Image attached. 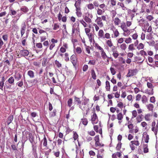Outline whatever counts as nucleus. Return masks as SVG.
I'll return each mask as SVG.
<instances>
[{"instance_id":"a18cd8bd","label":"nucleus","mask_w":158,"mask_h":158,"mask_svg":"<svg viewBox=\"0 0 158 158\" xmlns=\"http://www.w3.org/2000/svg\"><path fill=\"white\" fill-rule=\"evenodd\" d=\"M143 152L144 153H147L148 152V148L147 144H143Z\"/></svg>"},{"instance_id":"c9c22d12","label":"nucleus","mask_w":158,"mask_h":158,"mask_svg":"<svg viewBox=\"0 0 158 158\" xmlns=\"http://www.w3.org/2000/svg\"><path fill=\"white\" fill-rule=\"evenodd\" d=\"M81 0H78L74 4L76 9L81 8Z\"/></svg>"},{"instance_id":"0e129e2a","label":"nucleus","mask_w":158,"mask_h":158,"mask_svg":"<svg viewBox=\"0 0 158 158\" xmlns=\"http://www.w3.org/2000/svg\"><path fill=\"white\" fill-rule=\"evenodd\" d=\"M81 119L82 124L85 126L88 123V121L87 119L85 118Z\"/></svg>"},{"instance_id":"b1692460","label":"nucleus","mask_w":158,"mask_h":158,"mask_svg":"<svg viewBox=\"0 0 158 158\" xmlns=\"http://www.w3.org/2000/svg\"><path fill=\"white\" fill-rule=\"evenodd\" d=\"M26 26L25 23H23L22 24L21 30V36H23L25 32Z\"/></svg>"},{"instance_id":"dca6fc26","label":"nucleus","mask_w":158,"mask_h":158,"mask_svg":"<svg viewBox=\"0 0 158 158\" xmlns=\"http://www.w3.org/2000/svg\"><path fill=\"white\" fill-rule=\"evenodd\" d=\"M112 55L114 59H117L119 55L118 51L114 48H112Z\"/></svg>"},{"instance_id":"72a5a7b5","label":"nucleus","mask_w":158,"mask_h":158,"mask_svg":"<svg viewBox=\"0 0 158 158\" xmlns=\"http://www.w3.org/2000/svg\"><path fill=\"white\" fill-rule=\"evenodd\" d=\"M146 107L149 111L152 112L154 109V106L153 104L149 103L147 105Z\"/></svg>"},{"instance_id":"37998d69","label":"nucleus","mask_w":158,"mask_h":158,"mask_svg":"<svg viewBox=\"0 0 158 158\" xmlns=\"http://www.w3.org/2000/svg\"><path fill=\"white\" fill-rule=\"evenodd\" d=\"M105 88L106 91H110V82L108 81L106 82Z\"/></svg>"},{"instance_id":"6ab92c4d","label":"nucleus","mask_w":158,"mask_h":158,"mask_svg":"<svg viewBox=\"0 0 158 158\" xmlns=\"http://www.w3.org/2000/svg\"><path fill=\"white\" fill-rule=\"evenodd\" d=\"M29 54V52L27 50L23 49L20 51L19 54L22 56H27Z\"/></svg>"},{"instance_id":"4be33fe9","label":"nucleus","mask_w":158,"mask_h":158,"mask_svg":"<svg viewBox=\"0 0 158 158\" xmlns=\"http://www.w3.org/2000/svg\"><path fill=\"white\" fill-rule=\"evenodd\" d=\"M114 23L115 26H118L120 24H121V20L118 17H115L113 19Z\"/></svg>"},{"instance_id":"bb28decb","label":"nucleus","mask_w":158,"mask_h":158,"mask_svg":"<svg viewBox=\"0 0 158 158\" xmlns=\"http://www.w3.org/2000/svg\"><path fill=\"white\" fill-rule=\"evenodd\" d=\"M144 56H136L135 57V60L139 62H142L144 60Z\"/></svg>"},{"instance_id":"9d476101","label":"nucleus","mask_w":158,"mask_h":158,"mask_svg":"<svg viewBox=\"0 0 158 158\" xmlns=\"http://www.w3.org/2000/svg\"><path fill=\"white\" fill-rule=\"evenodd\" d=\"M105 44L107 47H109L111 49L114 48L115 47L114 46L112 40L111 39L109 40H106Z\"/></svg>"},{"instance_id":"79ce46f5","label":"nucleus","mask_w":158,"mask_h":158,"mask_svg":"<svg viewBox=\"0 0 158 158\" xmlns=\"http://www.w3.org/2000/svg\"><path fill=\"white\" fill-rule=\"evenodd\" d=\"M104 37L102 39H105L106 40H109L111 39L110 35V33H106L104 35Z\"/></svg>"},{"instance_id":"4468645a","label":"nucleus","mask_w":158,"mask_h":158,"mask_svg":"<svg viewBox=\"0 0 158 158\" xmlns=\"http://www.w3.org/2000/svg\"><path fill=\"white\" fill-rule=\"evenodd\" d=\"M147 87L151 89V91L150 92H146V93L148 95H152L153 94V86L152 84L150 82H147Z\"/></svg>"},{"instance_id":"864d4df0","label":"nucleus","mask_w":158,"mask_h":158,"mask_svg":"<svg viewBox=\"0 0 158 158\" xmlns=\"http://www.w3.org/2000/svg\"><path fill=\"white\" fill-rule=\"evenodd\" d=\"M124 42L125 44H128L132 43V39L130 37L125 39Z\"/></svg>"},{"instance_id":"f3484780","label":"nucleus","mask_w":158,"mask_h":158,"mask_svg":"<svg viewBox=\"0 0 158 158\" xmlns=\"http://www.w3.org/2000/svg\"><path fill=\"white\" fill-rule=\"evenodd\" d=\"M152 131L154 132L155 135L157 134L158 132V129L156 126V122L153 121L152 123Z\"/></svg>"},{"instance_id":"603ef678","label":"nucleus","mask_w":158,"mask_h":158,"mask_svg":"<svg viewBox=\"0 0 158 158\" xmlns=\"http://www.w3.org/2000/svg\"><path fill=\"white\" fill-rule=\"evenodd\" d=\"M20 10L24 13H26L28 11L29 9L27 7L24 6L21 8Z\"/></svg>"},{"instance_id":"7c9ffc66","label":"nucleus","mask_w":158,"mask_h":158,"mask_svg":"<svg viewBox=\"0 0 158 158\" xmlns=\"http://www.w3.org/2000/svg\"><path fill=\"white\" fill-rule=\"evenodd\" d=\"M14 116L12 115H10L7 118L6 122L8 125L11 123L13 120Z\"/></svg>"},{"instance_id":"c756f323","label":"nucleus","mask_w":158,"mask_h":158,"mask_svg":"<svg viewBox=\"0 0 158 158\" xmlns=\"http://www.w3.org/2000/svg\"><path fill=\"white\" fill-rule=\"evenodd\" d=\"M76 14L78 17H81L82 15L81 8L76 9Z\"/></svg>"},{"instance_id":"f03ea898","label":"nucleus","mask_w":158,"mask_h":158,"mask_svg":"<svg viewBox=\"0 0 158 158\" xmlns=\"http://www.w3.org/2000/svg\"><path fill=\"white\" fill-rule=\"evenodd\" d=\"M39 33L40 34V38L41 42L46 40L48 37V34L47 32L43 29H39Z\"/></svg>"},{"instance_id":"9b49d317","label":"nucleus","mask_w":158,"mask_h":158,"mask_svg":"<svg viewBox=\"0 0 158 158\" xmlns=\"http://www.w3.org/2000/svg\"><path fill=\"white\" fill-rule=\"evenodd\" d=\"M133 52H129L127 54V59L126 60V63L127 64H130L131 62V58L133 56Z\"/></svg>"},{"instance_id":"cd10ccee","label":"nucleus","mask_w":158,"mask_h":158,"mask_svg":"<svg viewBox=\"0 0 158 158\" xmlns=\"http://www.w3.org/2000/svg\"><path fill=\"white\" fill-rule=\"evenodd\" d=\"M104 35V32L103 30H100L98 32V38L102 39Z\"/></svg>"},{"instance_id":"2f4dec72","label":"nucleus","mask_w":158,"mask_h":158,"mask_svg":"<svg viewBox=\"0 0 158 158\" xmlns=\"http://www.w3.org/2000/svg\"><path fill=\"white\" fill-rule=\"evenodd\" d=\"M117 5L119 6L120 8H121L122 10H127V8L125 6L123 2H118Z\"/></svg>"},{"instance_id":"e433bc0d","label":"nucleus","mask_w":158,"mask_h":158,"mask_svg":"<svg viewBox=\"0 0 158 158\" xmlns=\"http://www.w3.org/2000/svg\"><path fill=\"white\" fill-rule=\"evenodd\" d=\"M120 49L123 51H125L127 48V45L125 43H123L119 45Z\"/></svg>"},{"instance_id":"bf43d9fd","label":"nucleus","mask_w":158,"mask_h":158,"mask_svg":"<svg viewBox=\"0 0 158 158\" xmlns=\"http://www.w3.org/2000/svg\"><path fill=\"white\" fill-rule=\"evenodd\" d=\"M142 97L141 95L140 94H137L135 96V101H139Z\"/></svg>"},{"instance_id":"de8ad7c7","label":"nucleus","mask_w":158,"mask_h":158,"mask_svg":"<svg viewBox=\"0 0 158 158\" xmlns=\"http://www.w3.org/2000/svg\"><path fill=\"white\" fill-rule=\"evenodd\" d=\"M87 8L89 10H92L95 8L93 3H89L87 5Z\"/></svg>"},{"instance_id":"393cba45","label":"nucleus","mask_w":158,"mask_h":158,"mask_svg":"<svg viewBox=\"0 0 158 158\" xmlns=\"http://www.w3.org/2000/svg\"><path fill=\"white\" fill-rule=\"evenodd\" d=\"M47 149H48V150L44 152V157L42 156L41 158H48V155L52 151V149L51 148L48 149V148Z\"/></svg>"},{"instance_id":"13d9d810","label":"nucleus","mask_w":158,"mask_h":158,"mask_svg":"<svg viewBox=\"0 0 158 158\" xmlns=\"http://www.w3.org/2000/svg\"><path fill=\"white\" fill-rule=\"evenodd\" d=\"M122 143L121 142H118L116 147V149L117 150L119 151L120 150L122 147Z\"/></svg>"},{"instance_id":"69168bd1","label":"nucleus","mask_w":158,"mask_h":158,"mask_svg":"<svg viewBox=\"0 0 158 158\" xmlns=\"http://www.w3.org/2000/svg\"><path fill=\"white\" fill-rule=\"evenodd\" d=\"M96 64V60H90L88 63L89 65H94Z\"/></svg>"},{"instance_id":"f8f14e48","label":"nucleus","mask_w":158,"mask_h":158,"mask_svg":"<svg viewBox=\"0 0 158 158\" xmlns=\"http://www.w3.org/2000/svg\"><path fill=\"white\" fill-rule=\"evenodd\" d=\"M137 72V70H129L127 76V77H132L135 75Z\"/></svg>"},{"instance_id":"ddd939ff","label":"nucleus","mask_w":158,"mask_h":158,"mask_svg":"<svg viewBox=\"0 0 158 158\" xmlns=\"http://www.w3.org/2000/svg\"><path fill=\"white\" fill-rule=\"evenodd\" d=\"M70 60L73 66L76 67L77 64V61L75 55H72L70 57Z\"/></svg>"},{"instance_id":"c85d7f7f","label":"nucleus","mask_w":158,"mask_h":158,"mask_svg":"<svg viewBox=\"0 0 158 158\" xmlns=\"http://www.w3.org/2000/svg\"><path fill=\"white\" fill-rule=\"evenodd\" d=\"M86 35L88 36V38L89 39V41L90 42H92L93 40H94V35L92 33H89Z\"/></svg>"},{"instance_id":"5fc2aeb1","label":"nucleus","mask_w":158,"mask_h":158,"mask_svg":"<svg viewBox=\"0 0 158 158\" xmlns=\"http://www.w3.org/2000/svg\"><path fill=\"white\" fill-rule=\"evenodd\" d=\"M119 60L121 64H126V60H125L123 57H119Z\"/></svg>"},{"instance_id":"423d86ee","label":"nucleus","mask_w":158,"mask_h":158,"mask_svg":"<svg viewBox=\"0 0 158 158\" xmlns=\"http://www.w3.org/2000/svg\"><path fill=\"white\" fill-rule=\"evenodd\" d=\"M92 114L91 115V121L93 124H96L98 123V116L95 112V110L92 113Z\"/></svg>"},{"instance_id":"e2e57ef3","label":"nucleus","mask_w":158,"mask_h":158,"mask_svg":"<svg viewBox=\"0 0 158 158\" xmlns=\"http://www.w3.org/2000/svg\"><path fill=\"white\" fill-rule=\"evenodd\" d=\"M73 138L74 140L78 139V135L76 132L73 131Z\"/></svg>"},{"instance_id":"09e8293b","label":"nucleus","mask_w":158,"mask_h":158,"mask_svg":"<svg viewBox=\"0 0 158 158\" xmlns=\"http://www.w3.org/2000/svg\"><path fill=\"white\" fill-rule=\"evenodd\" d=\"M80 23L84 27H88V24L83 19H81L80 21Z\"/></svg>"},{"instance_id":"c03bdc74","label":"nucleus","mask_w":158,"mask_h":158,"mask_svg":"<svg viewBox=\"0 0 158 158\" xmlns=\"http://www.w3.org/2000/svg\"><path fill=\"white\" fill-rule=\"evenodd\" d=\"M99 26L98 25H97L96 23H94L92 25V28H93V31H94V28L96 31H98L99 29Z\"/></svg>"},{"instance_id":"1a4fd4ad","label":"nucleus","mask_w":158,"mask_h":158,"mask_svg":"<svg viewBox=\"0 0 158 158\" xmlns=\"http://www.w3.org/2000/svg\"><path fill=\"white\" fill-rule=\"evenodd\" d=\"M139 143L138 140H133L131 141L130 143V146L132 150H134L135 149L134 145L139 146Z\"/></svg>"},{"instance_id":"4c0bfd02","label":"nucleus","mask_w":158,"mask_h":158,"mask_svg":"<svg viewBox=\"0 0 158 158\" xmlns=\"http://www.w3.org/2000/svg\"><path fill=\"white\" fill-rule=\"evenodd\" d=\"M95 147L98 148H100L102 147H103L104 146V144L103 143H100V141L95 142Z\"/></svg>"},{"instance_id":"aec40b11","label":"nucleus","mask_w":158,"mask_h":158,"mask_svg":"<svg viewBox=\"0 0 158 158\" xmlns=\"http://www.w3.org/2000/svg\"><path fill=\"white\" fill-rule=\"evenodd\" d=\"M74 103L75 104H77L79 107L81 103V98L77 97L76 96H74Z\"/></svg>"},{"instance_id":"0eeeda50","label":"nucleus","mask_w":158,"mask_h":158,"mask_svg":"<svg viewBox=\"0 0 158 158\" xmlns=\"http://www.w3.org/2000/svg\"><path fill=\"white\" fill-rule=\"evenodd\" d=\"M102 58L104 60H106L107 62L108 63L110 59L111 58V57H108L105 52L104 50H103L100 52Z\"/></svg>"},{"instance_id":"20e7f679","label":"nucleus","mask_w":158,"mask_h":158,"mask_svg":"<svg viewBox=\"0 0 158 158\" xmlns=\"http://www.w3.org/2000/svg\"><path fill=\"white\" fill-rule=\"evenodd\" d=\"M80 32L79 27L78 26L76 27L73 25L72 27V36L73 37H75L77 36Z\"/></svg>"},{"instance_id":"a878e982","label":"nucleus","mask_w":158,"mask_h":158,"mask_svg":"<svg viewBox=\"0 0 158 158\" xmlns=\"http://www.w3.org/2000/svg\"><path fill=\"white\" fill-rule=\"evenodd\" d=\"M152 116V115L150 113H148L145 114L144 117L145 121H149L150 120Z\"/></svg>"},{"instance_id":"2eb2a0df","label":"nucleus","mask_w":158,"mask_h":158,"mask_svg":"<svg viewBox=\"0 0 158 158\" xmlns=\"http://www.w3.org/2000/svg\"><path fill=\"white\" fill-rule=\"evenodd\" d=\"M94 129L95 132L97 133H99L102 136V128H99L98 125H96L94 126Z\"/></svg>"},{"instance_id":"680f3d73","label":"nucleus","mask_w":158,"mask_h":158,"mask_svg":"<svg viewBox=\"0 0 158 158\" xmlns=\"http://www.w3.org/2000/svg\"><path fill=\"white\" fill-rule=\"evenodd\" d=\"M73 99L72 98L69 99L67 102L68 106L69 107L71 106L73 103Z\"/></svg>"},{"instance_id":"6e6d98bb","label":"nucleus","mask_w":158,"mask_h":158,"mask_svg":"<svg viewBox=\"0 0 158 158\" xmlns=\"http://www.w3.org/2000/svg\"><path fill=\"white\" fill-rule=\"evenodd\" d=\"M132 117V118L136 117L137 115V113L136 110H134L131 112Z\"/></svg>"},{"instance_id":"ea45409f","label":"nucleus","mask_w":158,"mask_h":158,"mask_svg":"<svg viewBox=\"0 0 158 158\" xmlns=\"http://www.w3.org/2000/svg\"><path fill=\"white\" fill-rule=\"evenodd\" d=\"M141 100L142 103L143 104L146 103L148 102V101L147 98L145 95H143L142 96Z\"/></svg>"},{"instance_id":"a211bd4d","label":"nucleus","mask_w":158,"mask_h":158,"mask_svg":"<svg viewBox=\"0 0 158 158\" xmlns=\"http://www.w3.org/2000/svg\"><path fill=\"white\" fill-rule=\"evenodd\" d=\"M10 56L11 57L10 58V59H10L9 60L8 59L6 60L4 62L5 64H6V65L4 67V69H6V68H8V66L10 65V62L13 59V56Z\"/></svg>"},{"instance_id":"4d7b16f0","label":"nucleus","mask_w":158,"mask_h":158,"mask_svg":"<svg viewBox=\"0 0 158 158\" xmlns=\"http://www.w3.org/2000/svg\"><path fill=\"white\" fill-rule=\"evenodd\" d=\"M41 141H43V145L44 146L47 147V141L45 135H44V137L43 139Z\"/></svg>"},{"instance_id":"39448f33","label":"nucleus","mask_w":158,"mask_h":158,"mask_svg":"<svg viewBox=\"0 0 158 158\" xmlns=\"http://www.w3.org/2000/svg\"><path fill=\"white\" fill-rule=\"evenodd\" d=\"M93 4L95 9L100 7L101 9H103L106 7V6L104 3L100 4L98 1V0H95L93 2Z\"/></svg>"},{"instance_id":"6e6552de","label":"nucleus","mask_w":158,"mask_h":158,"mask_svg":"<svg viewBox=\"0 0 158 158\" xmlns=\"http://www.w3.org/2000/svg\"><path fill=\"white\" fill-rule=\"evenodd\" d=\"M116 118L118 120V123L119 125L122 124L123 119V114L121 112H119L116 114Z\"/></svg>"},{"instance_id":"473e14b6","label":"nucleus","mask_w":158,"mask_h":158,"mask_svg":"<svg viewBox=\"0 0 158 158\" xmlns=\"http://www.w3.org/2000/svg\"><path fill=\"white\" fill-rule=\"evenodd\" d=\"M94 46L95 49L98 50L100 52L104 50L103 48L100 46L98 43H95Z\"/></svg>"},{"instance_id":"774afa93","label":"nucleus","mask_w":158,"mask_h":158,"mask_svg":"<svg viewBox=\"0 0 158 158\" xmlns=\"http://www.w3.org/2000/svg\"><path fill=\"white\" fill-rule=\"evenodd\" d=\"M76 52L77 54H80L82 52V49L81 47H77L76 49Z\"/></svg>"},{"instance_id":"412c9836","label":"nucleus","mask_w":158,"mask_h":158,"mask_svg":"<svg viewBox=\"0 0 158 158\" xmlns=\"http://www.w3.org/2000/svg\"><path fill=\"white\" fill-rule=\"evenodd\" d=\"M113 35H112V37L114 38L117 37L119 35L120 33L118 29L114 28V29L112 30Z\"/></svg>"},{"instance_id":"f704fd0d","label":"nucleus","mask_w":158,"mask_h":158,"mask_svg":"<svg viewBox=\"0 0 158 158\" xmlns=\"http://www.w3.org/2000/svg\"><path fill=\"white\" fill-rule=\"evenodd\" d=\"M143 139L145 142L148 143L149 139V135L147 133L144 134L143 136Z\"/></svg>"},{"instance_id":"338daca9","label":"nucleus","mask_w":158,"mask_h":158,"mask_svg":"<svg viewBox=\"0 0 158 158\" xmlns=\"http://www.w3.org/2000/svg\"><path fill=\"white\" fill-rule=\"evenodd\" d=\"M139 54L142 56H147L148 55L147 53L143 50H141L139 52Z\"/></svg>"},{"instance_id":"8fccbe9b","label":"nucleus","mask_w":158,"mask_h":158,"mask_svg":"<svg viewBox=\"0 0 158 158\" xmlns=\"http://www.w3.org/2000/svg\"><path fill=\"white\" fill-rule=\"evenodd\" d=\"M128 49L129 51H133L135 50L134 44H130L128 47Z\"/></svg>"},{"instance_id":"f257e3e1","label":"nucleus","mask_w":158,"mask_h":158,"mask_svg":"<svg viewBox=\"0 0 158 158\" xmlns=\"http://www.w3.org/2000/svg\"><path fill=\"white\" fill-rule=\"evenodd\" d=\"M120 27L123 31V35L126 36L129 35L131 33L130 30L127 28L126 27V23L124 22H122L121 23Z\"/></svg>"},{"instance_id":"052dcab7","label":"nucleus","mask_w":158,"mask_h":158,"mask_svg":"<svg viewBox=\"0 0 158 158\" xmlns=\"http://www.w3.org/2000/svg\"><path fill=\"white\" fill-rule=\"evenodd\" d=\"M144 45L142 43H139L137 46V48L138 50L143 49L144 47Z\"/></svg>"},{"instance_id":"49530a36","label":"nucleus","mask_w":158,"mask_h":158,"mask_svg":"<svg viewBox=\"0 0 158 158\" xmlns=\"http://www.w3.org/2000/svg\"><path fill=\"white\" fill-rule=\"evenodd\" d=\"M85 50L87 54H89L90 52V49H91V47L89 46H87L86 44H85Z\"/></svg>"},{"instance_id":"58836bf2","label":"nucleus","mask_w":158,"mask_h":158,"mask_svg":"<svg viewBox=\"0 0 158 158\" xmlns=\"http://www.w3.org/2000/svg\"><path fill=\"white\" fill-rule=\"evenodd\" d=\"M83 20H84L88 24H89L92 22V21L91 19L89 18V16L87 15L85 16Z\"/></svg>"},{"instance_id":"7ed1b4c3","label":"nucleus","mask_w":158,"mask_h":158,"mask_svg":"<svg viewBox=\"0 0 158 158\" xmlns=\"http://www.w3.org/2000/svg\"><path fill=\"white\" fill-rule=\"evenodd\" d=\"M89 99L86 100V102H84L81 103L80 105L79 108L83 111H86L87 112L86 114H87L88 111H89V109L88 107V105L87 104V101H89Z\"/></svg>"},{"instance_id":"3c124183","label":"nucleus","mask_w":158,"mask_h":158,"mask_svg":"<svg viewBox=\"0 0 158 158\" xmlns=\"http://www.w3.org/2000/svg\"><path fill=\"white\" fill-rule=\"evenodd\" d=\"M29 140L31 143H33L34 141V138L31 133H29Z\"/></svg>"},{"instance_id":"a19ab883","label":"nucleus","mask_w":158,"mask_h":158,"mask_svg":"<svg viewBox=\"0 0 158 158\" xmlns=\"http://www.w3.org/2000/svg\"><path fill=\"white\" fill-rule=\"evenodd\" d=\"M104 8L102 9H101L100 7L97 8V14L99 15H102L103 13L104 12Z\"/></svg>"},{"instance_id":"5701e85b","label":"nucleus","mask_w":158,"mask_h":158,"mask_svg":"<svg viewBox=\"0 0 158 158\" xmlns=\"http://www.w3.org/2000/svg\"><path fill=\"white\" fill-rule=\"evenodd\" d=\"M136 12V10L135 9L132 10H128V13L131 15V20H132L133 17H134L135 13Z\"/></svg>"}]
</instances>
